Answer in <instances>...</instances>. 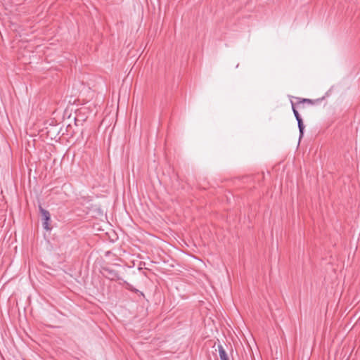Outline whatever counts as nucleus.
<instances>
[{
    "label": "nucleus",
    "instance_id": "obj_3",
    "mask_svg": "<svg viewBox=\"0 0 360 360\" xmlns=\"http://www.w3.org/2000/svg\"><path fill=\"white\" fill-rule=\"evenodd\" d=\"M39 210L41 214L42 225L44 229H46V231L51 230V214L49 212L44 209L41 205H39Z\"/></svg>",
    "mask_w": 360,
    "mask_h": 360
},
{
    "label": "nucleus",
    "instance_id": "obj_4",
    "mask_svg": "<svg viewBox=\"0 0 360 360\" xmlns=\"http://www.w3.org/2000/svg\"><path fill=\"white\" fill-rule=\"evenodd\" d=\"M290 103H291V106H292V110L293 114H294V115L296 118V120L297 122L298 129H299V131H300L299 139H300L302 138V136L304 135V125L303 124V120H302L299 112L296 109V105H297V103H293L292 101H290Z\"/></svg>",
    "mask_w": 360,
    "mask_h": 360
},
{
    "label": "nucleus",
    "instance_id": "obj_7",
    "mask_svg": "<svg viewBox=\"0 0 360 360\" xmlns=\"http://www.w3.org/2000/svg\"><path fill=\"white\" fill-rule=\"evenodd\" d=\"M101 273L104 277L108 278L110 281L112 280V271L109 268L103 266L101 270Z\"/></svg>",
    "mask_w": 360,
    "mask_h": 360
},
{
    "label": "nucleus",
    "instance_id": "obj_2",
    "mask_svg": "<svg viewBox=\"0 0 360 360\" xmlns=\"http://www.w3.org/2000/svg\"><path fill=\"white\" fill-rule=\"evenodd\" d=\"M110 117L109 115H106L101 122L100 128L105 127V131L103 133V141L104 145L106 146L107 155L108 159V163H110V149L111 146V139L112 136V127H110Z\"/></svg>",
    "mask_w": 360,
    "mask_h": 360
},
{
    "label": "nucleus",
    "instance_id": "obj_6",
    "mask_svg": "<svg viewBox=\"0 0 360 360\" xmlns=\"http://www.w3.org/2000/svg\"><path fill=\"white\" fill-rule=\"evenodd\" d=\"M59 132L58 125H51L50 128H46V136L52 140L58 138Z\"/></svg>",
    "mask_w": 360,
    "mask_h": 360
},
{
    "label": "nucleus",
    "instance_id": "obj_1",
    "mask_svg": "<svg viewBox=\"0 0 360 360\" xmlns=\"http://www.w3.org/2000/svg\"><path fill=\"white\" fill-rule=\"evenodd\" d=\"M131 272L132 271L129 266L114 263V281H118L120 284L124 285L127 289L132 292H139L137 289L132 288L128 282ZM140 294L144 296L142 292H140Z\"/></svg>",
    "mask_w": 360,
    "mask_h": 360
},
{
    "label": "nucleus",
    "instance_id": "obj_8",
    "mask_svg": "<svg viewBox=\"0 0 360 360\" xmlns=\"http://www.w3.org/2000/svg\"><path fill=\"white\" fill-rule=\"evenodd\" d=\"M218 350L221 360H229L228 355L221 345H218Z\"/></svg>",
    "mask_w": 360,
    "mask_h": 360
},
{
    "label": "nucleus",
    "instance_id": "obj_5",
    "mask_svg": "<svg viewBox=\"0 0 360 360\" xmlns=\"http://www.w3.org/2000/svg\"><path fill=\"white\" fill-rule=\"evenodd\" d=\"M295 99L297 100V105H299L300 104L307 103L309 105H317L320 103L323 99L324 97L317 98V99H310V98H302L300 97H295Z\"/></svg>",
    "mask_w": 360,
    "mask_h": 360
}]
</instances>
